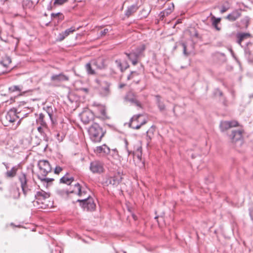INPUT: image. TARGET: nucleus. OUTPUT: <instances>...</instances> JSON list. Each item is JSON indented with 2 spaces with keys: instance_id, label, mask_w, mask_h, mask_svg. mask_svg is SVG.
I'll return each mask as SVG.
<instances>
[{
  "instance_id": "obj_8",
  "label": "nucleus",
  "mask_w": 253,
  "mask_h": 253,
  "mask_svg": "<svg viewBox=\"0 0 253 253\" xmlns=\"http://www.w3.org/2000/svg\"><path fill=\"white\" fill-rule=\"evenodd\" d=\"M89 169L93 173L100 174L104 171L103 164L99 161H94L90 163Z\"/></svg>"
},
{
  "instance_id": "obj_54",
  "label": "nucleus",
  "mask_w": 253,
  "mask_h": 253,
  "mask_svg": "<svg viewBox=\"0 0 253 253\" xmlns=\"http://www.w3.org/2000/svg\"><path fill=\"white\" fill-rule=\"evenodd\" d=\"M249 96V97H250V98H253V93H252V94H250Z\"/></svg>"
},
{
  "instance_id": "obj_14",
  "label": "nucleus",
  "mask_w": 253,
  "mask_h": 253,
  "mask_svg": "<svg viewBox=\"0 0 253 253\" xmlns=\"http://www.w3.org/2000/svg\"><path fill=\"white\" fill-rule=\"evenodd\" d=\"M122 174L120 172L114 174V176L108 178L109 183L114 186L118 185L122 181Z\"/></svg>"
},
{
  "instance_id": "obj_19",
  "label": "nucleus",
  "mask_w": 253,
  "mask_h": 253,
  "mask_svg": "<svg viewBox=\"0 0 253 253\" xmlns=\"http://www.w3.org/2000/svg\"><path fill=\"white\" fill-rule=\"evenodd\" d=\"M128 58L131 61L132 64L133 65H135L138 63V60L139 58V57L137 55V54L132 51L131 52L128 53H125Z\"/></svg>"
},
{
  "instance_id": "obj_38",
  "label": "nucleus",
  "mask_w": 253,
  "mask_h": 253,
  "mask_svg": "<svg viewBox=\"0 0 253 253\" xmlns=\"http://www.w3.org/2000/svg\"><path fill=\"white\" fill-rule=\"evenodd\" d=\"M22 89V87L20 85H12L9 87V90L11 92L15 91H21Z\"/></svg>"
},
{
  "instance_id": "obj_58",
  "label": "nucleus",
  "mask_w": 253,
  "mask_h": 253,
  "mask_svg": "<svg viewBox=\"0 0 253 253\" xmlns=\"http://www.w3.org/2000/svg\"><path fill=\"white\" fill-rule=\"evenodd\" d=\"M84 91H87V88H84Z\"/></svg>"
},
{
  "instance_id": "obj_56",
  "label": "nucleus",
  "mask_w": 253,
  "mask_h": 253,
  "mask_svg": "<svg viewBox=\"0 0 253 253\" xmlns=\"http://www.w3.org/2000/svg\"><path fill=\"white\" fill-rule=\"evenodd\" d=\"M105 111L104 110H103L102 111V114L103 115H105Z\"/></svg>"
},
{
  "instance_id": "obj_64",
  "label": "nucleus",
  "mask_w": 253,
  "mask_h": 253,
  "mask_svg": "<svg viewBox=\"0 0 253 253\" xmlns=\"http://www.w3.org/2000/svg\"><path fill=\"white\" fill-rule=\"evenodd\" d=\"M6 168L7 169L8 168V166H6Z\"/></svg>"
},
{
  "instance_id": "obj_33",
  "label": "nucleus",
  "mask_w": 253,
  "mask_h": 253,
  "mask_svg": "<svg viewBox=\"0 0 253 253\" xmlns=\"http://www.w3.org/2000/svg\"><path fill=\"white\" fill-rule=\"evenodd\" d=\"M115 66L122 72H123L128 67V65H127L125 68L123 67L122 63L120 60H116L115 61Z\"/></svg>"
},
{
  "instance_id": "obj_9",
  "label": "nucleus",
  "mask_w": 253,
  "mask_h": 253,
  "mask_svg": "<svg viewBox=\"0 0 253 253\" xmlns=\"http://www.w3.org/2000/svg\"><path fill=\"white\" fill-rule=\"evenodd\" d=\"M111 84L106 81L103 82L100 84L99 89V92L100 95L103 97H107L111 94L110 89Z\"/></svg>"
},
{
  "instance_id": "obj_60",
  "label": "nucleus",
  "mask_w": 253,
  "mask_h": 253,
  "mask_svg": "<svg viewBox=\"0 0 253 253\" xmlns=\"http://www.w3.org/2000/svg\"><path fill=\"white\" fill-rule=\"evenodd\" d=\"M141 154H140V155H139V154H138L137 157H140V156H141Z\"/></svg>"
},
{
  "instance_id": "obj_47",
  "label": "nucleus",
  "mask_w": 253,
  "mask_h": 253,
  "mask_svg": "<svg viewBox=\"0 0 253 253\" xmlns=\"http://www.w3.org/2000/svg\"><path fill=\"white\" fill-rule=\"evenodd\" d=\"M182 45L183 48V53L186 56H188L189 55V53L187 52L186 50V45L184 43H182Z\"/></svg>"
},
{
  "instance_id": "obj_26",
  "label": "nucleus",
  "mask_w": 253,
  "mask_h": 253,
  "mask_svg": "<svg viewBox=\"0 0 253 253\" xmlns=\"http://www.w3.org/2000/svg\"><path fill=\"white\" fill-rule=\"evenodd\" d=\"M38 2V0L36 2L31 0H24L23 1L22 5L25 8H33Z\"/></svg>"
},
{
  "instance_id": "obj_29",
  "label": "nucleus",
  "mask_w": 253,
  "mask_h": 253,
  "mask_svg": "<svg viewBox=\"0 0 253 253\" xmlns=\"http://www.w3.org/2000/svg\"><path fill=\"white\" fill-rule=\"evenodd\" d=\"M212 21V25L217 31H220V28L218 26V24L220 23L221 19L220 18H215L214 16H212L211 17Z\"/></svg>"
},
{
  "instance_id": "obj_27",
  "label": "nucleus",
  "mask_w": 253,
  "mask_h": 253,
  "mask_svg": "<svg viewBox=\"0 0 253 253\" xmlns=\"http://www.w3.org/2000/svg\"><path fill=\"white\" fill-rule=\"evenodd\" d=\"M73 181L74 178L72 176H68V173L60 179V183L66 184L67 185H70L73 182Z\"/></svg>"
},
{
  "instance_id": "obj_39",
  "label": "nucleus",
  "mask_w": 253,
  "mask_h": 253,
  "mask_svg": "<svg viewBox=\"0 0 253 253\" xmlns=\"http://www.w3.org/2000/svg\"><path fill=\"white\" fill-rule=\"evenodd\" d=\"M68 0H52L53 2V6H56L57 5H61L66 3Z\"/></svg>"
},
{
  "instance_id": "obj_25",
  "label": "nucleus",
  "mask_w": 253,
  "mask_h": 253,
  "mask_svg": "<svg viewBox=\"0 0 253 253\" xmlns=\"http://www.w3.org/2000/svg\"><path fill=\"white\" fill-rule=\"evenodd\" d=\"M138 8V7L136 4H133L128 7L125 12L126 16L127 17H129L130 16L135 13Z\"/></svg>"
},
{
  "instance_id": "obj_3",
  "label": "nucleus",
  "mask_w": 253,
  "mask_h": 253,
  "mask_svg": "<svg viewBox=\"0 0 253 253\" xmlns=\"http://www.w3.org/2000/svg\"><path fill=\"white\" fill-rule=\"evenodd\" d=\"M50 197V194L42 190L37 192L35 195V198L36 201H34V204L37 203L38 205H41L40 208L42 209H45L47 206V205L44 204V201Z\"/></svg>"
},
{
  "instance_id": "obj_45",
  "label": "nucleus",
  "mask_w": 253,
  "mask_h": 253,
  "mask_svg": "<svg viewBox=\"0 0 253 253\" xmlns=\"http://www.w3.org/2000/svg\"><path fill=\"white\" fill-rule=\"evenodd\" d=\"M56 138L57 139V140L59 142H61V141H62L63 140L64 136V135L63 134L61 135V136H60V133H58L56 134Z\"/></svg>"
},
{
  "instance_id": "obj_46",
  "label": "nucleus",
  "mask_w": 253,
  "mask_h": 253,
  "mask_svg": "<svg viewBox=\"0 0 253 253\" xmlns=\"http://www.w3.org/2000/svg\"><path fill=\"white\" fill-rule=\"evenodd\" d=\"M62 168L60 167H56L54 169V173L58 174L62 170Z\"/></svg>"
},
{
  "instance_id": "obj_2",
  "label": "nucleus",
  "mask_w": 253,
  "mask_h": 253,
  "mask_svg": "<svg viewBox=\"0 0 253 253\" xmlns=\"http://www.w3.org/2000/svg\"><path fill=\"white\" fill-rule=\"evenodd\" d=\"M18 180L20 183L22 192L25 196H26L33 188L34 182L29 179L27 175L21 172L18 176Z\"/></svg>"
},
{
  "instance_id": "obj_4",
  "label": "nucleus",
  "mask_w": 253,
  "mask_h": 253,
  "mask_svg": "<svg viewBox=\"0 0 253 253\" xmlns=\"http://www.w3.org/2000/svg\"><path fill=\"white\" fill-rule=\"evenodd\" d=\"M142 115L140 114L133 116L130 120L128 124L129 127L133 129H138L142 126L146 124V121L144 120L141 122L140 121Z\"/></svg>"
},
{
  "instance_id": "obj_28",
  "label": "nucleus",
  "mask_w": 253,
  "mask_h": 253,
  "mask_svg": "<svg viewBox=\"0 0 253 253\" xmlns=\"http://www.w3.org/2000/svg\"><path fill=\"white\" fill-rule=\"evenodd\" d=\"M70 192L77 194L79 196H81L83 193L84 194L85 193V191H82L81 186L78 183L74 185V189Z\"/></svg>"
},
{
  "instance_id": "obj_24",
  "label": "nucleus",
  "mask_w": 253,
  "mask_h": 253,
  "mask_svg": "<svg viewBox=\"0 0 253 253\" xmlns=\"http://www.w3.org/2000/svg\"><path fill=\"white\" fill-rule=\"evenodd\" d=\"M36 122L39 126H48L45 120V115L42 113L40 114L39 117L36 119Z\"/></svg>"
},
{
  "instance_id": "obj_17",
  "label": "nucleus",
  "mask_w": 253,
  "mask_h": 253,
  "mask_svg": "<svg viewBox=\"0 0 253 253\" xmlns=\"http://www.w3.org/2000/svg\"><path fill=\"white\" fill-rule=\"evenodd\" d=\"M51 80L57 82H62L68 81L69 80V77L63 74H59L58 75H53L52 76Z\"/></svg>"
},
{
  "instance_id": "obj_18",
  "label": "nucleus",
  "mask_w": 253,
  "mask_h": 253,
  "mask_svg": "<svg viewBox=\"0 0 253 253\" xmlns=\"http://www.w3.org/2000/svg\"><path fill=\"white\" fill-rule=\"evenodd\" d=\"M245 53L251 61L253 60V43L248 42L245 48Z\"/></svg>"
},
{
  "instance_id": "obj_55",
  "label": "nucleus",
  "mask_w": 253,
  "mask_h": 253,
  "mask_svg": "<svg viewBox=\"0 0 253 253\" xmlns=\"http://www.w3.org/2000/svg\"><path fill=\"white\" fill-rule=\"evenodd\" d=\"M27 108L28 109V110H29V112H32L33 110H32V109L31 108H29V107H27Z\"/></svg>"
},
{
  "instance_id": "obj_31",
  "label": "nucleus",
  "mask_w": 253,
  "mask_h": 253,
  "mask_svg": "<svg viewBox=\"0 0 253 253\" xmlns=\"http://www.w3.org/2000/svg\"><path fill=\"white\" fill-rule=\"evenodd\" d=\"M230 8V4L227 1L224 2L220 7V12L221 13H224Z\"/></svg>"
},
{
  "instance_id": "obj_63",
  "label": "nucleus",
  "mask_w": 253,
  "mask_h": 253,
  "mask_svg": "<svg viewBox=\"0 0 253 253\" xmlns=\"http://www.w3.org/2000/svg\"><path fill=\"white\" fill-rule=\"evenodd\" d=\"M141 149V147L138 148V149H137V150H139V149Z\"/></svg>"
},
{
  "instance_id": "obj_20",
  "label": "nucleus",
  "mask_w": 253,
  "mask_h": 253,
  "mask_svg": "<svg viewBox=\"0 0 253 253\" xmlns=\"http://www.w3.org/2000/svg\"><path fill=\"white\" fill-rule=\"evenodd\" d=\"M93 66L96 67L97 69H102L104 67V60L103 58H98L96 60L91 61Z\"/></svg>"
},
{
  "instance_id": "obj_1",
  "label": "nucleus",
  "mask_w": 253,
  "mask_h": 253,
  "mask_svg": "<svg viewBox=\"0 0 253 253\" xmlns=\"http://www.w3.org/2000/svg\"><path fill=\"white\" fill-rule=\"evenodd\" d=\"M88 131L90 139L95 142H100L104 134L102 127L97 123H93Z\"/></svg>"
},
{
  "instance_id": "obj_15",
  "label": "nucleus",
  "mask_w": 253,
  "mask_h": 253,
  "mask_svg": "<svg viewBox=\"0 0 253 253\" xmlns=\"http://www.w3.org/2000/svg\"><path fill=\"white\" fill-rule=\"evenodd\" d=\"M251 37V35L248 33L239 32L236 35V42L242 46V42L245 40Z\"/></svg>"
},
{
  "instance_id": "obj_51",
  "label": "nucleus",
  "mask_w": 253,
  "mask_h": 253,
  "mask_svg": "<svg viewBox=\"0 0 253 253\" xmlns=\"http://www.w3.org/2000/svg\"><path fill=\"white\" fill-rule=\"evenodd\" d=\"M148 133H149V131H147V135L146 136V139H147L148 143H149L151 140V137L150 135H149L148 134Z\"/></svg>"
},
{
  "instance_id": "obj_12",
  "label": "nucleus",
  "mask_w": 253,
  "mask_h": 253,
  "mask_svg": "<svg viewBox=\"0 0 253 253\" xmlns=\"http://www.w3.org/2000/svg\"><path fill=\"white\" fill-rule=\"evenodd\" d=\"M243 132V130L241 129H233L231 133L229 134V136L233 142H235L242 138Z\"/></svg>"
},
{
  "instance_id": "obj_41",
  "label": "nucleus",
  "mask_w": 253,
  "mask_h": 253,
  "mask_svg": "<svg viewBox=\"0 0 253 253\" xmlns=\"http://www.w3.org/2000/svg\"><path fill=\"white\" fill-rule=\"evenodd\" d=\"M46 112L48 114L50 119L52 122H53L52 115H53V111L52 109L50 107H47L46 108Z\"/></svg>"
},
{
  "instance_id": "obj_59",
  "label": "nucleus",
  "mask_w": 253,
  "mask_h": 253,
  "mask_svg": "<svg viewBox=\"0 0 253 253\" xmlns=\"http://www.w3.org/2000/svg\"><path fill=\"white\" fill-rule=\"evenodd\" d=\"M20 120H19L18 122V125L20 123Z\"/></svg>"
},
{
  "instance_id": "obj_22",
  "label": "nucleus",
  "mask_w": 253,
  "mask_h": 253,
  "mask_svg": "<svg viewBox=\"0 0 253 253\" xmlns=\"http://www.w3.org/2000/svg\"><path fill=\"white\" fill-rule=\"evenodd\" d=\"M38 132L43 136V139L45 141L48 140L46 132L48 130V126H38L37 127Z\"/></svg>"
},
{
  "instance_id": "obj_37",
  "label": "nucleus",
  "mask_w": 253,
  "mask_h": 253,
  "mask_svg": "<svg viewBox=\"0 0 253 253\" xmlns=\"http://www.w3.org/2000/svg\"><path fill=\"white\" fill-rule=\"evenodd\" d=\"M92 64L91 63H88L85 65V69L87 72L88 74L93 75L95 74L94 69L92 68Z\"/></svg>"
},
{
  "instance_id": "obj_21",
  "label": "nucleus",
  "mask_w": 253,
  "mask_h": 253,
  "mask_svg": "<svg viewBox=\"0 0 253 253\" xmlns=\"http://www.w3.org/2000/svg\"><path fill=\"white\" fill-rule=\"evenodd\" d=\"M74 31H75V29L73 27H71L66 29L65 31L59 34L58 37L59 40L60 41H63L66 37L70 34L73 33Z\"/></svg>"
},
{
  "instance_id": "obj_32",
  "label": "nucleus",
  "mask_w": 253,
  "mask_h": 253,
  "mask_svg": "<svg viewBox=\"0 0 253 253\" xmlns=\"http://www.w3.org/2000/svg\"><path fill=\"white\" fill-rule=\"evenodd\" d=\"M145 49V46L144 44H142L138 46L136 49L133 51L135 52L139 58L143 55L142 53Z\"/></svg>"
},
{
  "instance_id": "obj_36",
  "label": "nucleus",
  "mask_w": 253,
  "mask_h": 253,
  "mask_svg": "<svg viewBox=\"0 0 253 253\" xmlns=\"http://www.w3.org/2000/svg\"><path fill=\"white\" fill-rule=\"evenodd\" d=\"M11 60L10 57H5L3 58V59L0 61V64L2 65L4 67H7L8 65L11 63Z\"/></svg>"
},
{
  "instance_id": "obj_62",
  "label": "nucleus",
  "mask_w": 253,
  "mask_h": 253,
  "mask_svg": "<svg viewBox=\"0 0 253 253\" xmlns=\"http://www.w3.org/2000/svg\"><path fill=\"white\" fill-rule=\"evenodd\" d=\"M141 149V147L138 148V149H137V150H139V149Z\"/></svg>"
},
{
  "instance_id": "obj_61",
  "label": "nucleus",
  "mask_w": 253,
  "mask_h": 253,
  "mask_svg": "<svg viewBox=\"0 0 253 253\" xmlns=\"http://www.w3.org/2000/svg\"><path fill=\"white\" fill-rule=\"evenodd\" d=\"M139 81L138 80L137 82H136V83L138 84L139 83Z\"/></svg>"
},
{
  "instance_id": "obj_57",
  "label": "nucleus",
  "mask_w": 253,
  "mask_h": 253,
  "mask_svg": "<svg viewBox=\"0 0 253 253\" xmlns=\"http://www.w3.org/2000/svg\"><path fill=\"white\" fill-rule=\"evenodd\" d=\"M128 151V155H130V154H131V153L133 154L134 153L133 152H132L131 151Z\"/></svg>"
},
{
  "instance_id": "obj_50",
  "label": "nucleus",
  "mask_w": 253,
  "mask_h": 253,
  "mask_svg": "<svg viewBox=\"0 0 253 253\" xmlns=\"http://www.w3.org/2000/svg\"><path fill=\"white\" fill-rule=\"evenodd\" d=\"M167 9H168V10H171V12H172V11L174 9V4L173 3H171V4L170 5H169V7L167 8Z\"/></svg>"
},
{
  "instance_id": "obj_16",
  "label": "nucleus",
  "mask_w": 253,
  "mask_h": 253,
  "mask_svg": "<svg viewBox=\"0 0 253 253\" xmlns=\"http://www.w3.org/2000/svg\"><path fill=\"white\" fill-rule=\"evenodd\" d=\"M241 16V12L240 10H235L229 14L226 19L230 21H234L238 19Z\"/></svg>"
},
{
  "instance_id": "obj_40",
  "label": "nucleus",
  "mask_w": 253,
  "mask_h": 253,
  "mask_svg": "<svg viewBox=\"0 0 253 253\" xmlns=\"http://www.w3.org/2000/svg\"><path fill=\"white\" fill-rule=\"evenodd\" d=\"M172 12H171V10H168V9H166L163 11L161 12L160 14V18L162 19H163L164 17H165L166 16L169 15V14H170Z\"/></svg>"
},
{
  "instance_id": "obj_35",
  "label": "nucleus",
  "mask_w": 253,
  "mask_h": 253,
  "mask_svg": "<svg viewBox=\"0 0 253 253\" xmlns=\"http://www.w3.org/2000/svg\"><path fill=\"white\" fill-rule=\"evenodd\" d=\"M89 196L87 198H85V199H83V200H77V202H79L80 203V206L82 207L83 209H84V210H86V209H87V207L86 206H87V203H88V199H89Z\"/></svg>"
},
{
  "instance_id": "obj_44",
  "label": "nucleus",
  "mask_w": 253,
  "mask_h": 253,
  "mask_svg": "<svg viewBox=\"0 0 253 253\" xmlns=\"http://www.w3.org/2000/svg\"><path fill=\"white\" fill-rule=\"evenodd\" d=\"M158 106L161 111H163L165 110V105L163 102L160 101L158 102Z\"/></svg>"
},
{
  "instance_id": "obj_30",
  "label": "nucleus",
  "mask_w": 253,
  "mask_h": 253,
  "mask_svg": "<svg viewBox=\"0 0 253 253\" xmlns=\"http://www.w3.org/2000/svg\"><path fill=\"white\" fill-rule=\"evenodd\" d=\"M87 204V206H86V211H92L95 209V204H94L93 200L91 197H89V199H88Z\"/></svg>"
},
{
  "instance_id": "obj_52",
  "label": "nucleus",
  "mask_w": 253,
  "mask_h": 253,
  "mask_svg": "<svg viewBox=\"0 0 253 253\" xmlns=\"http://www.w3.org/2000/svg\"><path fill=\"white\" fill-rule=\"evenodd\" d=\"M250 214L252 220L253 221V208L250 210Z\"/></svg>"
},
{
  "instance_id": "obj_5",
  "label": "nucleus",
  "mask_w": 253,
  "mask_h": 253,
  "mask_svg": "<svg viewBox=\"0 0 253 253\" xmlns=\"http://www.w3.org/2000/svg\"><path fill=\"white\" fill-rule=\"evenodd\" d=\"M38 167L40 170V172L43 176H46L51 170V166L47 160H42L39 161Z\"/></svg>"
},
{
  "instance_id": "obj_34",
  "label": "nucleus",
  "mask_w": 253,
  "mask_h": 253,
  "mask_svg": "<svg viewBox=\"0 0 253 253\" xmlns=\"http://www.w3.org/2000/svg\"><path fill=\"white\" fill-rule=\"evenodd\" d=\"M51 17L52 20L57 19L58 20H62L64 18L63 14L61 12L52 13Z\"/></svg>"
},
{
  "instance_id": "obj_6",
  "label": "nucleus",
  "mask_w": 253,
  "mask_h": 253,
  "mask_svg": "<svg viewBox=\"0 0 253 253\" xmlns=\"http://www.w3.org/2000/svg\"><path fill=\"white\" fill-rule=\"evenodd\" d=\"M125 101L130 103L131 105L142 107L141 103L138 100L136 94L132 91L128 92L124 98Z\"/></svg>"
},
{
  "instance_id": "obj_10",
  "label": "nucleus",
  "mask_w": 253,
  "mask_h": 253,
  "mask_svg": "<svg viewBox=\"0 0 253 253\" xmlns=\"http://www.w3.org/2000/svg\"><path fill=\"white\" fill-rule=\"evenodd\" d=\"M238 126L239 123L236 121H221L220 124V128L221 131L223 132L233 127Z\"/></svg>"
},
{
  "instance_id": "obj_13",
  "label": "nucleus",
  "mask_w": 253,
  "mask_h": 253,
  "mask_svg": "<svg viewBox=\"0 0 253 253\" xmlns=\"http://www.w3.org/2000/svg\"><path fill=\"white\" fill-rule=\"evenodd\" d=\"M94 152L100 156H105L108 154L110 150V148L105 144L102 146H97L94 149Z\"/></svg>"
},
{
  "instance_id": "obj_42",
  "label": "nucleus",
  "mask_w": 253,
  "mask_h": 253,
  "mask_svg": "<svg viewBox=\"0 0 253 253\" xmlns=\"http://www.w3.org/2000/svg\"><path fill=\"white\" fill-rule=\"evenodd\" d=\"M139 74L136 71H133L127 76V80H130L133 79L135 77L138 76Z\"/></svg>"
},
{
  "instance_id": "obj_7",
  "label": "nucleus",
  "mask_w": 253,
  "mask_h": 253,
  "mask_svg": "<svg viewBox=\"0 0 253 253\" xmlns=\"http://www.w3.org/2000/svg\"><path fill=\"white\" fill-rule=\"evenodd\" d=\"M19 113L20 112L17 113V110L15 108L10 109L5 116V120L9 124H6L5 125L9 126L10 124L17 121L20 117L17 115V114ZM5 123H7V122H5Z\"/></svg>"
},
{
  "instance_id": "obj_53",
  "label": "nucleus",
  "mask_w": 253,
  "mask_h": 253,
  "mask_svg": "<svg viewBox=\"0 0 253 253\" xmlns=\"http://www.w3.org/2000/svg\"><path fill=\"white\" fill-rule=\"evenodd\" d=\"M126 85L125 84H121L119 85V88H122L123 87H124Z\"/></svg>"
},
{
  "instance_id": "obj_11",
  "label": "nucleus",
  "mask_w": 253,
  "mask_h": 253,
  "mask_svg": "<svg viewBox=\"0 0 253 253\" xmlns=\"http://www.w3.org/2000/svg\"><path fill=\"white\" fill-rule=\"evenodd\" d=\"M81 118L84 124H87L93 120V114L89 110L84 111L81 113Z\"/></svg>"
},
{
  "instance_id": "obj_23",
  "label": "nucleus",
  "mask_w": 253,
  "mask_h": 253,
  "mask_svg": "<svg viewBox=\"0 0 253 253\" xmlns=\"http://www.w3.org/2000/svg\"><path fill=\"white\" fill-rule=\"evenodd\" d=\"M18 170V167L14 166L12 167L10 170H7L5 173V177L6 178H13L16 175Z\"/></svg>"
},
{
  "instance_id": "obj_43",
  "label": "nucleus",
  "mask_w": 253,
  "mask_h": 253,
  "mask_svg": "<svg viewBox=\"0 0 253 253\" xmlns=\"http://www.w3.org/2000/svg\"><path fill=\"white\" fill-rule=\"evenodd\" d=\"M56 193L57 194L61 196H63L65 195H68L69 193L67 191H65L62 189H57L56 190Z\"/></svg>"
},
{
  "instance_id": "obj_49",
  "label": "nucleus",
  "mask_w": 253,
  "mask_h": 253,
  "mask_svg": "<svg viewBox=\"0 0 253 253\" xmlns=\"http://www.w3.org/2000/svg\"><path fill=\"white\" fill-rule=\"evenodd\" d=\"M109 32L108 29H104L103 30L101 31L100 32L101 36H105L107 33H108Z\"/></svg>"
},
{
  "instance_id": "obj_48",
  "label": "nucleus",
  "mask_w": 253,
  "mask_h": 253,
  "mask_svg": "<svg viewBox=\"0 0 253 253\" xmlns=\"http://www.w3.org/2000/svg\"><path fill=\"white\" fill-rule=\"evenodd\" d=\"M39 178L41 179L42 181H44L46 182L47 183L50 182L52 181L54 179L52 178H41L39 176Z\"/></svg>"
}]
</instances>
